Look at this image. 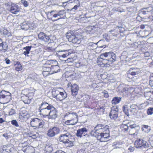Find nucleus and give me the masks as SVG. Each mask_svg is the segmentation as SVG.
Returning a JSON list of instances; mask_svg holds the SVG:
<instances>
[{
  "label": "nucleus",
  "mask_w": 153,
  "mask_h": 153,
  "mask_svg": "<svg viewBox=\"0 0 153 153\" xmlns=\"http://www.w3.org/2000/svg\"><path fill=\"white\" fill-rule=\"evenodd\" d=\"M116 59V56L112 52H106L101 54L97 59V63L101 67H107L111 64Z\"/></svg>",
  "instance_id": "1"
},
{
  "label": "nucleus",
  "mask_w": 153,
  "mask_h": 153,
  "mask_svg": "<svg viewBox=\"0 0 153 153\" xmlns=\"http://www.w3.org/2000/svg\"><path fill=\"white\" fill-rule=\"evenodd\" d=\"M65 117L68 119L65 122V123L67 125H74L78 121V117L76 113L71 111L68 112L66 113Z\"/></svg>",
  "instance_id": "2"
},
{
  "label": "nucleus",
  "mask_w": 153,
  "mask_h": 153,
  "mask_svg": "<svg viewBox=\"0 0 153 153\" xmlns=\"http://www.w3.org/2000/svg\"><path fill=\"white\" fill-rule=\"evenodd\" d=\"M66 36L68 41L75 44H79L81 42L82 36L73 32L68 33Z\"/></svg>",
  "instance_id": "3"
},
{
  "label": "nucleus",
  "mask_w": 153,
  "mask_h": 153,
  "mask_svg": "<svg viewBox=\"0 0 153 153\" xmlns=\"http://www.w3.org/2000/svg\"><path fill=\"white\" fill-rule=\"evenodd\" d=\"M34 90L33 89H25L22 91V93L24 94L26 97H27L28 100L26 101L24 100V102L25 103L28 104L30 102L29 100L31 99L34 94Z\"/></svg>",
  "instance_id": "4"
},
{
  "label": "nucleus",
  "mask_w": 153,
  "mask_h": 153,
  "mask_svg": "<svg viewBox=\"0 0 153 153\" xmlns=\"http://www.w3.org/2000/svg\"><path fill=\"white\" fill-rule=\"evenodd\" d=\"M53 94L57 100L61 101L65 99L66 97L65 93L61 92L58 90H56L52 92Z\"/></svg>",
  "instance_id": "5"
},
{
  "label": "nucleus",
  "mask_w": 153,
  "mask_h": 153,
  "mask_svg": "<svg viewBox=\"0 0 153 153\" xmlns=\"http://www.w3.org/2000/svg\"><path fill=\"white\" fill-rule=\"evenodd\" d=\"M118 107L114 106L111 108V110L109 114V116L112 119H116L118 116Z\"/></svg>",
  "instance_id": "6"
},
{
  "label": "nucleus",
  "mask_w": 153,
  "mask_h": 153,
  "mask_svg": "<svg viewBox=\"0 0 153 153\" xmlns=\"http://www.w3.org/2000/svg\"><path fill=\"white\" fill-rule=\"evenodd\" d=\"M108 126L107 125L104 126L101 124L97 125L95 127V130H98L99 132L109 133Z\"/></svg>",
  "instance_id": "7"
},
{
  "label": "nucleus",
  "mask_w": 153,
  "mask_h": 153,
  "mask_svg": "<svg viewBox=\"0 0 153 153\" xmlns=\"http://www.w3.org/2000/svg\"><path fill=\"white\" fill-rule=\"evenodd\" d=\"M134 145L137 148L140 147L142 146L145 147L148 146V144L146 142L142 139H139L136 140Z\"/></svg>",
  "instance_id": "8"
},
{
  "label": "nucleus",
  "mask_w": 153,
  "mask_h": 153,
  "mask_svg": "<svg viewBox=\"0 0 153 153\" xmlns=\"http://www.w3.org/2000/svg\"><path fill=\"white\" fill-rule=\"evenodd\" d=\"M59 129L58 128L54 127L48 130L47 135L48 136L52 137L54 136L55 134L59 133Z\"/></svg>",
  "instance_id": "9"
},
{
  "label": "nucleus",
  "mask_w": 153,
  "mask_h": 153,
  "mask_svg": "<svg viewBox=\"0 0 153 153\" xmlns=\"http://www.w3.org/2000/svg\"><path fill=\"white\" fill-rule=\"evenodd\" d=\"M10 11L13 14H17L20 11V8L18 5L13 3L11 5Z\"/></svg>",
  "instance_id": "10"
},
{
  "label": "nucleus",
  "mask_w": 153,
  "mask_h": 153,
  "mask_svg": "<svg viewBox=\"0 0 153 153\" xmlns=\"http://www.w3.org/2000/svg\"><path fill=\"white\" fill-rule=\"evenodd\" d=\"M109 133L101 132L100 133L99 140L101 142H106L109 137Z\"/></svg>",
  "instance_id": "11"
},
{
  "label": "nucleus",
  "mask_w": 153,
  "mask_h": 153,
  "mask_svg": "<svg viewBox=\"0 0 153 153\" xmlns=\"http://www.w3.org/2000/svg\"><path fill=\"white\" fill-rule=\"evenodd\" d=\"M68 135L65 134H62L59 137V140L61 142L63 143H70L71 145H72V142L69 141L68 139Z\"/></svg>",
  "instance_id": "12"
},
{
  "label": "nucleus",
  "mask_w": 153,
  "mask_h": 153,
  "mask_svg": "<svg viewBox=\"0 0 153 153\" xmlns=\"http://www.w3.org/2000/svg\"><path fill=\"white\" fill-rule=\"evenodd\" d=\"M51 108L48 116V118L52 119H54L57 116V112L55 108L53 106Z\"/></svg>",
  "instance_id": "13"
},
{
  "label": "nucleus",
  "mask_w": 153,
  "mask_h": 153,
  "mask_svg": "<svg viewBox=\"0 0 153 153\" xmlns=\"http://www.w3.org/2000/svg\"><path fill=\"white\" fill-rule=\"evenodd\" d=\"M14 149L13 146L12 145H7L3 146L2 151V153H9L12 151Z\"/></svg>",
  "instance_id": "14"
},
{
  "label": "nucleus",
  "mask_w": 153,
  "mask_h": 153,
  "mask_svg": "<svg viewBox=\"0 0 153 153\" xmlns=\"http://www.w3.org/2000/svg\"><path fill=\"white\" fill-rule=\"evenodd\" d=\"M8 48V45L5 42H3L2 40L0 38V51L4 52L6 51Z\"/></svg>",
  "instance_id": "15"
},
{
  "label": "nucleus",
  "mask_w": 153,
  "mask_h": 153,
  "mask_svg": "<svg viewBox=\"0 0 153 153\" xmlns=\"http://www.w3.org/2000/svg\"><path fill=\"white\" fill-rule=\"evenodd\" d=\"M38 38L39 39L44 41L45 42H48L50 40V37L47 36L43 32H40L38 35Z\"/></svg>",
  "instance_id": "16"
},
{
  "label": "nucleus",
  "mask_w": 153,
  "mask_h": 153,
  "mask_svg": "<svg viewBox=\"0 0 153 153\" xmlns=\"http://www.w3.org/2000/svg\"><path fill=\"white\" fill-rule=\"evenodd\" d=\"M23 151L24 153H34V149L30 146H27L24 147Z\"/></svg>",
  "instance_id": "17"
},
{
  "label": "nucleus",
  "mask_w": 153,
  "mask_h": 153,
  "mask_svg": "<svg viewBox=\"0 0 153 153\" xmlns=\"http://www.w3.org/2000/svg\"><path fill=\"white\" fill-rule=\"evenodd\" d=\"M11 98V96L7 97L1 96L0 97V103L3 104L7 103L10 101Z\"/></svg>",
  "instance_id": "18"
},
{
  "label": "nucleus",
  "mask_w": 153,
  "mask_h": 153,
  "mask_svg": "<svg viewBox=\"0 0 153 153\" xmlns=\"http://www.w3.org/2000/svg\"><path fill=\"white\" fill-rule=\"evenodd\" d=\"M87 131V129L85 128H82L78 129L77 131L76 135L77 137H81L82 135L83 134H85Z\"/></svg>",
  "instance_id": "19"
},
{
  "label": "nucleus",
  "mask_w": 153,
  "mask_h": 153,
  "mask_svg": "<svg viewBox=\"0 0 153 153\" xmlns=\"http://www.w3.org/2000/svg\"><path fill=\"white\" fill-rule=\"evenodd\" d=\"M51 108H50L42 109L39 110L40 114L43 117L48 116Z\"/></svg>",
  "instance_id": "20"
},
{
  "label": "nucleus",
  "mask_w": 153,
  "mask_h": 153,
  "mask_svg": "<svg viewBox=\"0 0 153 153\" xmlns=\"http://www.w3.org/2000/svg\"><path fill=\"white\" fill-rule=\"evenodd\" d=\"M79 89L78 86L76 84H74L71 86V91L72 94L73 95H76Z\"/></svg>",
  "instance_id": "21"
},
{
  "label": "nucleus",
  "mask_w": 153,
  "mask_h": 153,
  "mask_svg": "<svg viewBox=\"0 0 153 153\" xmlns=\"http://www.w3.org/2000/svg\"><path fill=\"white\" fill-rule=\"evenodd\" d=\"M52 106L49 105V104L45 102H42L39 107V110L42 109H45L47 108H50Z\"/></svg>",
  "instance_id": "22"
},
{
  "label": "nucleus",
  "mask_w": 153,
  "mask_h": 153,
  "mask_svg": "<svg viewBox=\"0 0 153 153\" xmlns=\"http://www.w3.org/2000/svg\"><path fill=\"white\" fill-rule=\"evenodd\" d=\"M46 64L49 65L51 68L58 65L57 62L55 60H48L46 62Z\"/></svg>",
  "instance_id": "23"
},
{
  "label": "nucleus",
  "mask_w": 153,
  "mask_h": 153,
  "mask_svg": "<svg viewBox=\"0 0 153 153\" xmlns=\"http://www.w3.org/2000/svg\"><path fill=\"white\" fill-rule=\"evenodd\" d=\"M40 120L37 118L32 119L30 121V125L31 126H38L39 123L40 122Z\"/></svg>",
  "instance_id": "24"
},
{
  "label": "nucleus",
  "mask_w": 153,
  "mask_h": 153,
  "mask_svg": "<svg viewBox=\"0 0 153 153\" xmlns=\"http://www.w3.org/2000/svg\"><path fill=\"white\" fill-rule=\"evenodd\" d=\"M43 70V74H45V73H46V72L51 73V67L48 64H47L46 63V65L44 66Z\"/></svg>",
  "instance_id": "25"
},
{
  "label": "nucleus",
  "mask_w": 153,
  "mask_h": 153,
  "mask_svg": "<svg viewBox=\"0 0 153 153\" xmlns=\"http://www.w3.org/2000/svg\"><path fill=\"white\" fill-rule=\"evenodd\" d=\"M55 12L53 10L51 12H48L47 13V16L48 18L50 19L52 21H54L53 20L54 17L53 15L55 14Z\"/></svg>",
  "instance_id": "26"
},
{
  "label": "nucleus",
  "mask_w": 153,
  "mask_h": 153,
  "mask_svg": "<svg viewBox=\"0 0 153 153\" xmlns=\"http://www.w3.org/2000/svg\"><path fill=\"white\" fill-rule=\"evenodd\" d=\"M141 129L142 131L146 133H148L150 131V128L148 126L143 125L142 126Z\"/></svg>",
  "instance_id": "27"
},
{
  "label": "nucleus",
  "mask_w": 153,
  "mask_h": 153,
  "mask_svg": "<svg viewBox=\"0 0 153 153\" xmlns=\"http://www.w3.org/2000/svg\"><path fill=\"white\" fill-rule=\"evenodd\" d=\"M11 94L8 91H6L4 90L2 91L0 93V97L1 96L3 97H8L11 96Z\"/></svg>",
  "instance_id": "28"
},
{
  "label": "nucleus",
  "mask_w": 153,
  "mask_h": 153,
  "mask_svg": "<svg viewBox=\"0 0 153 153\" xmlns=\"http://www.w3.org/2000/svg\"><path fill=\"white\" fill-rule=\"evenodd\" d=\"M69 2L70 3H73V4L74 6L75 5H80V1L78 0H70L69 1H68L67 2H64L63 3V4Z\"/></svg>",
  "instance_id": "29"
},
{
  "label": "nucleus",
  "mask_w": 153,
  "mask_h": 153,
  "mask_svg": "<svg viewBox=\"0 0 153 153\" xmlns=\"http://www.w3.org/2000/svg\"><path fill=\"white\" fill-rule=\"evenodd\" d=\"M51 73L52 74L56 73L59 71V67L58 65L56 66H54L51 68Z\"/></svg>",
  "instance_id": "30"
},
{
  "label": "nucleus",
  "mask_w": 153,
  "mask_h": 153,
  "mask_svg": "<svg viewBox=\"0 0 153 153\" xmlns=\"http://www.w3.org/2000/svg\"><path fill=\"white\" fill-rule=\"evenodd\" d=\"M121 98L118 97H115L114 98L112 101L111 102L112 104L116 105L119 103L120 101Z\"/></svg>",
  "instance_id": "31"
},
{
  "label": "nucleus",
  "mask_w": 153,
  "mask_h": 153,
  "mask_svg": "<svg viewBox=\"0 0 153 153\" xmlns=\"http://www.w3.org/2000/svg\"><path fill=\"white\" fill-rule=\"evenodd\" d=\"M31 48V46H27L24 48V49L25 50V51H24L23 53L25 56H28V54L29 53Z\"/></svg>",
  "instance_id": "32"
},
{
  "label": "nucleus",
  "mask_w": 153,
  "mask_h": 153,
  "mask_svg": "<svg viewBox=\"0 0 153 153\" xmlns=\"http://www.w3.org/2000/svg\"><path fill=\"white\" fill-rule=\"evenodd\" d=\"M22 28L23 29L26 30L28 29H31L32 28L30 25L27 24V23L25 22L22 24V25L21 26Z\"/></svg>",
  "instance_id": "33"
},
{
  "label": "nucleus",
  "mask_w": 153,
  "mask_h": 153,
  "mask_svg": "<svg viewBox=\"0 0 153 153\" xmlns=\"http://www.w3.org/2000/svg\"><path fill=\"white\" fill-rule=\"evenodd\" d=\"M153 10V8L151 7H148L145 8L143 9V10L142 11V13L145 14Z\"/></svg>",
  "instance_id": "34"
},
{
  "label": "nucleus",
  "mask_w": 153,
  "mask_h": 153,
  "mask_svg": "<svg viewBox=\"0 0 153 153\" xmlns=\"http://www.w3.org/2000/svg\"><path fill=\"white\" fill-rule=\"evenodd\" d=\"M16 70L17 71H20L22 69V67L21 65L19 62H17L15 65Z\"/></svg>",
  "instance_id": "35"
},
{
  "label": "nucleus",
  "mask_w": 153,
  "mask_h": 153,
  "mask_svg": "<svg viewBox=\"0 0 153 153\" xmlns=\"http://www.w3.org/2000/svg\"><path fill=\"white\" fill-rule=\"evenodd\" d=\"M131 110L132 111L136 112L139 110V108L135 105H132L131 107Z\"/></svg>",
  "instance_id": "36"
},
{
  "label": "nucleus",
  "mask_w": 153,
  "mask_h": 153,
  "mask_svg": "<svg viewBox=\"0 0 153 153\" xmlns=\"http://www.w3.org/2000/svg\"><path fill=\"white\" fill-rule=\"evenodd\" d=\"M58 13L60 16V17L58 18V19H57L54 20V21H56L60 19H61L62 17L65 14V11L64 10H60L59 11Z\"/></svg>",
  "instance_id": "37"
},
{
  "label": "nucleus",
  "mask_w": 153,
  "mask_h": 153,
  "mask_svg": "<svg viewBox=\"0 0 153 153\" xmlns=\"http://www.w3.org/2000/svg\"><path fill=\"white\" fill-rule=\"evenodd\" d=\"M69 52L65 50V51L62 54L60 59H61L62 58H65L69 55Z\"/></svg>",
  "instance_id": "38"
},
{
  "label": "nucleus",
  "mask_w": 153,
  "mask_h": 153,
  "mask_svg": "<svg viewBox=\"0 0 153 153\" xmlns=\"http://www.w3.org/2000/svg\"><path fill=\"white\" fill-rule=\"evenodd\" d=\"M123 111L125 113L127 116H128L129 114L128 111L127 109V105H124L123 106Z\"/></svg>",
  "instance_id": "39"
},
{
  "label": "nucleus",
  "mask_w": 153,
  "mask_h": 153,
  "mask_svg": "<svg viewBox=\"0 0 153 153\" xmlns=\"http://www.w3.org/2000/svg\"><path fill=\"white\" fill-rule=\"evenodd\" d=\"M117 36V34H115L114 35H108L107 37V41H109L110 40L112 39L113 38V36Z\"/></svg>",
  "instance_id": "40"
},
{
  "label": "nucleus",
  "mask_w": 153,
  "mask_h": 153,
  "mask_svg": "<svg viewBox=\"0 0 153 153\" xmlns=\"http://www.w3.org/2000/svg\"><path fill=\"white\" fill-rule=\"evenodd\" d=\"M65 51V50L59 51L57 52L56 55L59 57L60 58L62 54Z\"/></svg>",
  "instance_id": "41"
},
{
  "label": "nucleus",
  "mask_w": 153,
  "mask_h": 153,
  "mask_svg": "<svg viewBox=\"0 0 153 153\" xmlns=\"http://www.w3.org/2000/svg\"><path fill=\"white\" fill-rule=\"evenodd\" d=\"M3 33L4 34L7 35L8 36H11L12 35L11 33L6 29L4 30Z\"/></svg>",
  "instance_id": "42"
},
{
  "label": "nucleus",
  "mask_w": 153,
  "mask_h": 153,
  "mask_svg": "<svg viewBox=\"0 0 153 153\" xmlns=\"http://www.w3.org/2000/svg\"><path fill=\"white\" fill-rule=\"evenodd\" d=\"M121 127L123 130L126 131L128 130V126L126 124H123L121 125Z\"/></svg>",
  "instance_id": "43"
},
{
  "label": "nucleus",
  "mask_w": 153,
  "mask_h": 153,
  "mask_svg": "<svg viewBox=\"0 0 153 153\" xmlns=\"http://www.w3.org/2000/svg\"><path fill=\"white\" fill-rule=\"evenodd\" d=\"M148 115H152L153 114V108H149L147 111Z\"/></svg>",
  "instance_id": "44"
},
{
  "label": "nucleus",
  "mask_w": 153,
  "mask_h": 153,
  "mask_svg": "<svg viewBox=\"0 0 153 153\" xmlns=\"http://www.w3.org/2000/svg\"><path fill=\"white\" fill-rule=\"evenodd\" d=\"M21 2L25 7H27L28 5V2L25 0H21Z\"/></svg>",
  "instance_id": "45"
},
{
  "label": "nucleus",
  "mask_w": 153,
  "mask_h": 153,
  "mask_svg": "<svg viewBox=\"0 0 153 153\" xmlns=\"http://www.w3.org/2000/svg\"><path fill=\"white\" fill-rule=\"evenodd\" d=\"M11 124L13 126H15L16 127H19V125L18 123V122L16 120H12L11 121Z\"/></svg>",
  "instance_id": "46"
},
{
  "label": "nucleus",
  "mask_w": 153,
  "mask_h": 153,
  "mask_svg": "<svg viewBox=\"0 0 153 153\" xmlns=\"http://www.w3.org/2000/svg\"><path fill=\"white\" fill-rule=\"evenodd\" d=\"M38 127L39 128H42L43 127V126L44 125V122L42 121H41L40 120V122L38 123Z\"/></svg>",
  "instance_id": "47"
},
{
  "label": "nucleus",
  "mask_w": 153,
  "mask_h": 153,
  "mask_svg": "<svg viewBox=\"0 0 153 153\" xmlns=\"http://www.w3.org/2000/svg\"><path fill=\"white\" fill-rule=\"evenodd\" d=\"M97 131H98V130H95H95H92L91 131V134L93 136H96V135H97Z\"/></svg>",
  "instance_id": "48"
},
{
  "label": "nucleus",
  "mask_w": 153,
  "mask_h": 153,
  "mask_svg": "<svg viewBox=\"0 0 153 153\" xmlns=\"http://www.w3.org/2000/svg\"><path fill=\"white\" fill-rule=\"evenodd\" d=\"M80 5H75L74 7L71 9V10L75 11V10L77 9L78 7H80Z\"/></svg>",
  "instance_id": "49"
},
{
  "label": "nucleus",
  "mask_w": 153,
  "mask_h": 153,
  "mask_svg": "<svg viewBox=\"0 0 153 153\" xmlns=\"http://www.w3.org/2000/svg\"><path fill=\"white\" fill-rule=\"evenodd\" d=\"M15 113V111L13 109H11L9 112V114L10 115H12Z\"/></svg>",
  "instance_id": "50"
},
{
  "label": "nucleus",
  "mask_w": 153,
  "mask_h": 153,
  "mask_svg": "<svg viewBox=\"0 0 153 153\" xmlns=\"http://www.w3.org/2000/svg\"><path fill=\"white\" fill-rule=\"evenodd\" d=\"M102 93L103 94L104 96L105 97L107 98L108 97L109 95L108 92L107 91H104L103 92H102Z\"/></svg>",
  "instance_id": "51"
},
{
  "label": "nucleus",
  "mask_w": 153,
  "mask_h": 153,
  "mask_svg": "<svg viewBox=\"0 0 153 153\" xmlns=\"http://www.w3.org/2000/svg\"><path fill=\"white\" fill-rule=\"evenodd\" d=\"M131 128H139V126L136 124L133 123L132 125L130 127Z\"/></svg>",
  "instance_id": "52"
},
{
  "label": "nucleus",
  "mask_w": 153,
  "mask_h": 153,
  "mask_svg": "<svg viewBox=\"0 0 153 153\" xmlns=\"http://www.w3.org/2000/svg\"><path fill=\"white\" fill-rule=\"evenodd\" d=\"M2 135L3 137H5L6 139H8L10 137V136L8 135L7 133H5L4 134H3Z\"/></svg>",
  "instance_id": "53"
},
{
  "label": "nucleus",
  "mask_w": 153,
  "mask_h": 153,
  "mask_svg": "<svg viewBox=\"0 0 153 153\" xmlns=\"http://www.w3.org/2000/svg\"><path fill=\"white\" fill-rule=\"evenodd\" d=\"M54 18H57L58 19V18L60 17V16L59 15V14L58 13H55V14L53 15Z\"/></svg>",
  "instance_id": "54"
},
{
  "label": "nucleus",
  "mask_w": 153,
  "mask_h": 153,
  "mask_svg": "<svg viewBox=\"0 0 153 153\" xmlns=\"http://www.w3.org/2000/svg\"><path fill=\"white\" fill-rule=\"evenodd\" d=\"M47 50L48 51H53L54 50V49L52 47H49L48 46L47 47Z\"/></svg>",
  "instance_id": "55"
},
{
  "label": "nucleus",
  "mask_w": 153,
  "mask_h": 153,
  "mask_svg": "<svg viewBox=\"0 0 153 153\" xmlns=\"http://www.w3.org/2000/svg\"><path fill=\"white\" fill-rule=\"evenodd\" d=\"M28 135H29V137H32V138L33 139H35L36 137V136L35 134H33L30 133Z\"/></svg>",
  "instance_id": "56"
},
{
  "label": "nucleus",
  "mask_w": 153,
  "mask_h": 153,
  "mask_svg": "<svg viewBox=\"0 0 153 153\" xmlns=\"http://www.w3.org/2000/svg\"><path fill=\"white\" fill-rule=\"evenodd\" d=\"M72 60V59L70 58L68 59L67 60H64V61L66 63H68L70 62H71Z\"/></svg>",
  "instance_id": "57"
},
{
  "label": "nucleus",
  "mask_w": 153,
  "mask_h": 153,
  "mask_svg": "<svg viewBox=\"0 0 153 153\" xmlns=\"http://www.w3.org/2000/svg\"><path fill=\"white\" fill-rule=\"evenodd\" d=\"M133 123H134V122L133 121H131L128 123L127 125H128V126L130 127Z\"/></svg>",
  "instance_id": "58"
},
{
  "label": "nucleus",
  "mask_w": 153,
  "mask_h": 153,
  "mask_svg": "<svg viewBox=\"0 0 153 153\" xmlns=\"http://www.w3.org/2000/svg\"><path fill=\"white\" fill-rule=\"evenodd\" d=\"M128 150L130 152H132L134 150V148L133 147H132V146H130L128 149Z\"/></svg>",
  "instance_id": "59"
},
{
  "label": "nucleus",
  "mask_w": 153,
  "mask_h": 153,
  "mask_svg": "<svg viewBox=\"0 0 153 153\" xmlns=\"http://www.w3.org/2000/svg\"><path fill=\"white\" fill-rule=\"evenodd\" d=\"M5 61H6V63L7 64H9L10 63V60H9L8 59H5Z\"/></svg>",
  "instance_id": "60"
},
{
  "label": "nucleus",
  "mask_w": 153,
  "mask_h": 153,
  "mask_svg": "<svg viewBox=\"0 0 153 153\" xmlns=\"http://www.w3.org/2000/svg\"><path fill=\"white\" fill-rule=\"evenodd\" d=\"M42 74H43V75L44 76H47L49 74H51V73H49L48 72H46V73H45V74H43V73H42Z\"/></svg>",
  "instance_id": "61"
},
{
  "label": "nucleus",
  "mask_w": 153,
  "mask_h": 153,
  "mask_svg": "<svg viewBox=\"0 0 153 153\" xmlns=\"http://www.w3.org/2000/svg\"><path fill=\"white\" fill-rule=\"evenodd\" d=\"M149 85L151 86H153V81L150 80V81Z\"/></svg>",
  "instance_id": "62"
},
{
  "label": "nucleus",
  "mask_w": 153,
  "mask_h": 153,
  "mask_svg": "<svg viewBox=\"0 0 153 153\" xmlns=\"http://www.w3.org/2000/svg\"><path fill=\"white\" fill-rule=\"evenodd\" d=\"M55 153H65V152L62 150H59L58 152H56Z\"/></svg>",
  "instance_id": "63"
},
{
  "label": "nucleus",
  "mask_w": 153,
  "mask_h": 153,
  "mask_svg": "<svg viewBox=\"0 0 153 153\" xmlns=\"http://www.w3.org/2000/svg\"><path fill=\"white\" fill-rule=\"evenodd\" d=\"M150 140L152 141V146L153 147V135H152L151 136V137L150 138Z\"/></svg>",
  "instance_id": "64"
}]
</instances>
